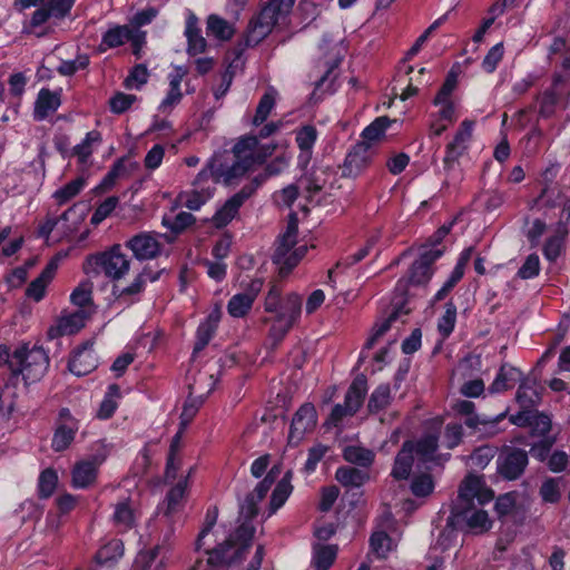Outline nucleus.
Masks as SVG:
<instances>
[{
	"label": "nucleus",
	"instance_id": "16",
	"mask_svg": "<svg viewBox=\"0 0 570 570\" xmlns=\"http://www.w3.org/2000/svg\"><path fill=\"white\" fill-rule=\"evenodd\" d=\"M569 234L567 222L560 219L557 223L554 234L549 236L542 247L544 258L551 263L556 262L564 250L566 238Z\"/></svg>",
	"mask_w": 570,
	"mask_h": 570
},
{
	"label": "nucleus",
	"instance_id": "8",
	"mask_svg": "<svg viewBox=\"0 0 570 570\" xmlns=\"http://www.w3.org/2000/svg\"><path fill=\"white\" fill-rule=\"evenodd\" d=\"M79 426V421L71 414L70 410L62 407L56 421V429L51 440L52 450L55 452L67 450L73 442Z\"/></svg>",
	"mask_w": 570,
	"mask_h": 570
},
{
	"label": "nucleus",
	"instance_id": "49",
	"mask_svg": "<svg viewBox=\"0 0 570 570\" xmlns=\"http://www.w3.org/2000/svg\"><path fill=\"white\" fill-rule=\"evenodd\" d=\"M254 302L247 295L237 293L227 303V312L232 317L243 318L252 309Z\"/></svg>",
	"mask_w": 570,
	"mask_h": 570
},
{
	"label": "nucleus",
	"instance_id": "11",
	"mask_svg": "<svg viewBox=\"0 0 570 570\" xmlns=\"http://www.w3.org/2000/svg\"><path fill=\"white\" fill-rule=\"evenodd\" d=\"M372 157V145L366 141L356 142L344 159L342 176L357 177L371 164Z\"/></svg>",
	"mask_w": 570,
	"mask_h": 570
},
{
	"label": "nucleus",
	"instance_id": "10",
	"mask_svg": "<svg viewBox=\"0 0 570 570\" xmlns=\"http://www.w3.org/2000/svg\"><path fill=\"white\" fill-rule=\"evenodd\" d=\"M317 423V412L314 404L306 402L302 404L294 413L288 439L289 442H301L306 433L312 432Z\"/></svg>",
	"mask_w": 570,
	"mask_h": 570
},
{
	"label": "nucleus",
	"instance_id": "14",
	"mask_svg": "<svg viewBox=\"0 0 570 570\" xmlns=\"http://www.w3.org/2000/svg\"><path fill=\"white\" fill-rule=\"evenodd\" d=\"M194 471V468L189 469V472L187 475L181 476L166 493V498L164 500V505L158 507L159 510H163V513L165 517L170 518L174 513H176L180 505L183 500L186 497L187 489L189 485V478Z\"/></svg>",
	"mask_w": 570,
	"mask_h": 570
},
{
	"label": "nucleus",
	"instance_id": "33",
	"mask_svg": "<svg viewBox=\"0 0 570 570\" xmlns=\"http://www.w3.org/2000/svg\"><path fill=\"white\" fill-rule=\"evenodd\" d=\"M240 206L229 197L213 215L210 223L217 229H223L238 215Z\"/></svg>",
	"mask_w": 570,
	"mask_h": 570
},
{
	"label": "nucleus",
	"instance_id": "2",
	"mask_svg": "<svg viewBox=\"0 0 570 570\" xmlns=\"http://www.w3.org/2000/svg\"><path fill=\"white\" fill-rule=\"evenodd\" d=\"M294 4L295 0H268L249 20L245 35L235 50L236 58H239L245 49L254 48L267 38L279 19L292 11Z\"/></svg>",
	"mask_w": 570,
	"mask_h": 570
},
{
	"label": "nucleus",
	"instance_id": "40",
	"mask_svg": "<svg viewBox=\"0 0 570 570\" xmlns=\"http://www.w3.org/2000/svg\"><path fill=\"white\" fill-rule=\"evenodd\" d=\"M302 312V297L297 293H289L283 298L282 309L277 320L297 322Z\"/></svg>",
	"mask_w": 570,
	"mask_h": 570
},
{
	"label": "nucleus",
	"instance_id": "31",
	"mask_svg": "<svg viewBox=\"0 0 570 570\" xmlns=\"http://www.w3.org/2000/svg\"><path fill=\"white\" fill-rule=\"evenodd\" d=\"M207 36H213L217 40H230L235 33L233 24L217 14H209L206 26Z\"/></svg>",
	"mask_w": 570,
	"mask_h": 570
},
{
	"label": "nucleus",
	"instance_id": "18",
	"mask_svg": "<svg viewBox=\"0 0 570 570\" xmlns=\"http://www.w3.org/2000/svg\"><path fill=\"white\" fill-rule=\"evenodd\" d=\"M410 445V442H403L401 449L395 455L391 476L396 481L407 480L411 475L414 464V453Z\"/></svg>",
	"mask_w": 570,
	"mask_h": 570
},
{
	"label": "nucleus",
	"instance_id": "17",
	"mask_svg": "<svg viewBox=\"0 0 570 570\" xmlns=\"http://www.w3.org/2000/svg\"><path fill=\"white\" fill-rule=\"evenodd\" d=\"M404 442L411 443V450L422 463L435 461V453L439 449V435L436 433H428L417 440H405Z\"/></svg>",
	"mask_w": 570,
	"mask_h": 570
},
{
	"label": "nucleus",
	"instance_id": "43",
	"mask_svg": "<svg viewBox=\"0 0 570 570\" xmlns=\"http://www.w3.org/2000/svg\"><path fill=\"white\" fill-rule=\"evenodd\" d=\"M196 223V217L188 212H180L174 218L164 217L163 226L169 229L170 234L178 236Z\"/></svg>",
	"mask_w": 570,
	"mask_h": 570
},
{
	"label": "nucleus",
	"instance_id": "55",
	"mask_svg": "<svg viewBox=\"0 0 570 570\" xmlns=\"http://www.w3.org/2000/svg\"><path fill=\"white\" fill-rule=\"evenodd\" d=\"M291 157L285 153L276 156L269 163H265L263 171L257 174L258 177L265 183L267 179L274 176H278L289 166Z\"/></svg>",
	"mask_w": 570,
	"mask_h": 570
},
{
	"label": "nucleus",
	"instance_id": "47",
	"mask_svg": "<svg viewBox=\"0 0 570 570\" xmlns=\"http://www.w3.org/2000/svg\"><path fill=\"white\" fill-rule=\"evenodd\" d=\"M435 483L431 473L423 472L412 478L410 490L416 498H426L433 493Z\"/></svg>",
	"mask_w": 570,
	"mask_h": 570
},
{
	"label": "nucleus",
	"instance_id": "6",
	"mask_svg": "<svg viewBox=\"0 0 570 570\" xmlns=\"http://www.w3.org/2000/svg\"><path fill=\"white\" fill-rule=\"evenodd\" d=\"M497 474L507 482L519 480L529 465V453L521 448L503 445L495 460Z\"/></svg>",
	"mask_w": 570,
	"mask_h": 570
},
{
	"label": "nucleus",
	"instance_id": "30",
	"mask_svg": "<svg viewBox=\"0 0 570 570\" xmlns=\"http://www.w3.org/2000/svg\"><path fill=\"white\" fill-rule=\"evenodd\" d=\"M343 459L354 465L368 469L375 459L372 450L360 445H347L343 450Z\"/></svg>",
	"mask_w": 570,
	"mask_h": 570
},
{
	"label": "nucleus",
	"instance_id": "60",
	"mask_svg": "<svg viewBox=\"0 0 570 570\" xmlns=\"http://www.w3.org/2000/svg\"><path fill=\"white\" fill-rule=\"evenodd\" d=\"M517 499L518 493L515 491H510L503 494H500L494 502V511L499 519H503L515 510L517 508Z\"/></svg>",
	"mask_w": 570,
	"mask_h": 570
},
{
	"label": "nucleus",
	"instance_id": "53",
	"mask_svg": "<svg viewBox=\"0 0 570 570\" xmlns=\"http://www.w3.org/2000/svg\"><path fill=\"white\" fill-rule=\"evenodd\" d=\"M551 417L548 414L539 411H533L531 424H529L530 436L538 439L551 436Z\"/></svg>",
	"mask_w": 570,
	"mask_h": 570
},
{
	"label": "nucleus",
	"instance_id": "39",
	"mask_svg": "<svg viewBox=\"0 0 570 570\" xmlns=\"http://www.w3.org/2000/svg\"><path fill=\"white\" fill-rule=\"evenodd\" d=\"M391 401L392 396L390 385L385 383L380 384L370 395L367 410L371 414H377L385 410L391 404Z\"/></svg>",
	"mask_w": 570,
	"mask_h": 570
},
{
	"label": "nucleus",
	"instance_id": "1",
	"mask_svg": "<svg viewBox=\"0 0 570 570\" xmlns=\"http://www.w3.org/2000/svg\"><path fill=\"white\" fill-rule=\"evenodd\" d=\"M257 145L254 136H242L232 148V158L215 156L210 159L212 179L215 184L236 185L242 177L254 169L247 151Z\"/></svg>",
	"mask_w": 570,
	"mask_h": 570
},
{
	"label": "nucleus",
	"instance_id": "9",
	"mask_svg": "<svg viewBox=\"0 0 570 570\" xmlns=\"http://www.w3.org/2000/svg\"><path fill=\"white\" fill-rule=\"evenodd\" d=\"M125 246L131 250L137 261H151L161 255L163 244L155 232H139L126 240Z\"/></svg>",
	"mask_w": 570,
	"mask_h": 570
},
{
	"label": "nucleus",
	"instance_id": "34",
	"mask_svg": "<svg viewBox=\"0 0 570 570\" xmlns=\"http://www.w3.org/2000/svg\"><path fill=\"white\" fill-rule=\"evenodd\" d=\"M129 266L130 259L121 253L120 245L109 246V277H122L129 271Z\"/></svg>",
	"mask_w": 570,
	"mask_h": 570
},
{
	"label": "nucleus",
	"instance_id": "37",
	"mask_svg": "<svg viewBox=\"0 0 570 570\" xmlns=\"http://www.w3.org/2000/svg\"><path fill=\"white\" fill-rule=\"evenodd\" d=\"M102 144V135L99 131H89L85 139L76 145L72 149V154L78 158L80 163H86L90 155Z\"/></svg>",
	"mask_w": 570,
	"mask_h": 570
},
{
	"label": "nucleus",
	"instance_id": "48",
	"mask_svg": "<svg viewBox=\"0 0 570 570\" xmlns=\"http://www.w3.org/2000/svg\"><path fill=\"white\" fill-rule=\"evenodd\" d=\"M445 311L438 321V331L443 338H448L454 331L456 323V306L452 299L445 303Z\"/></svg>",
	"mask_w": 570,
	"mask_h": 570
},
{
	"label": "nucleus",
	"instance_id": "7",
	"mask_svg": "<svg viewBox=\"0 0 570 570\" xmlns=\"http://www.w3.org/2000/svg\"><path fill=\"white\" fill-rule=\"evenodd\" d=\"M91 316L88 309L62 311L55 323L48 328L47 335L55 340L78 333Z\"/></svg>",
	"mask_w": 570,
	"mask_h": 570
},
{
	"label": "nucleus",
	"instance_id": "62",
	"mask_svg": "<svg viewBox=\"0 0 570 570\" xmlns=\"http://www.w3.org/2000/svg\"><path fill=\"white\" fill-rule=\"evenodd\" d=\"M138 100L136 95L117 91L109 98V111L121 115Z\"/></svg>",
	"mask_w": 570,
	"mask_h": 570
},
{
	"label": "nucleus",
	"instance_id": "19",
	"mask_svg": "<svg viewBox=\"0 0 570 570\" xmlns=\"http://www.w3.org/2000/svg\"><path fill=\"white\" fill-rule=\"evenodd\" d=\"M185 36L187 38V53L189 56L194 57L206 51V39L202 36L198 19L193 12H189L186 19Z\"/></svg>",
	"mask_w": 570,
	"mask_h": 570
},
{
	"label": "nucleus",
	"instance_id": "63",
	"mask_svg": "<svg viewBox=\"0 0 570 570\" xmlns=\"http://www.w3.org/2000/svg\"><path fill=\"white\" fill-rule=\"evenodd\" d=\"M283 289L277 283H273L269 286V289L265 296L264 301V309L266 313H273L278 315L279 309H282L283 304Z\"/></svg>",
	"mask_w": 570,
	"mask_h": 570
},
{
	"label": "nucleus",
	"instance_id": "59",
	"mask_svg": "<svg viewBox=\"0 0 570 570\" xmlns=\"http://www.w3.org/2000/svg\"><path fill=\"white\" fill-rule=\"evenodd\" d=\"M275 107V97L271 92H265L256 107L255 115L252 119V124L256 127L261 126L266 121Z\"/></svg>",
	"mask_w": 570,
	"mask_h": 570
},
{
	"label": "nucleus",
	"instance_id": "64",
	"mask_svg": "<svg viewBox=\"0 0 570 570\" xmlns=\"http://www.w3.org/2000/svg\"><path fill=\"white\" fill-rule=\"evenodd\" d=\"M540 258L538 254L532 253L527 256L517 275L521 279H532L540 274Z\"/></svg>",
	"mask_w": 570,
	"mask_h": 570
},
{
	"label": "nucleus",
	"instance_id": "42",
	"mask_svg": "<svg viewBox=\"0 0 570 570\" xmlns=\"http://www.w3.org/2000/svg\"><path fill=\"white\" fill-rule=\"evenodd\" d=\"M148 272L149 266H145L142 271L135 277L132 283L128 286L120 287L119 285L114 284L112 295L116 298H126L141 293L146 286V275L148 274Z\"/></svg>",
	"mask_w": 570,
	"mask_h": 570
},
{
	"label": "nucleus",
	"instance_id": "56",
	"mask_svg": "<svg viewBox=\"0 0 570 570\" xmlns=\"http://www.w3.org/2000/svg\"><path fill=\"white\" fill-rule=\"evenodd\" d=\"M179 441V434H176L170 443L169 452L167 454L166 468L164 480L165 483H173L178 475L179 460L176 458L177 444Z\"/></svg>",
	"mask_w": 570,
	"mask_h": 570
},
{
	"label": "nucleus",
	"instance_id": "26",
	"mask_svg": "<svg viewBox=\"0 0 570 570\" xmlns=\"http://www.w3.org/2000/svg\"><path fill=\"white\" fill-rule=\"evenodd\" d=\"M96 367V357L89 347L77 351L69 361V370L77 376L90 373Z\"/></svg>",
	"mask_w": 570,
	"mask_h": 570
},
{
	"label": "nucleus",
	"instance_id": "35",
	"mask_svg": "<svg viewBox=\"0 0 570 570\" xmlns=\"http://www.w3.org/2000/svg\"><path fill=\"white\" fill-rule=\"evenodd\" d=\"M51 17H53V13L45 2L32 13L29 23L24 26V31L37 37L47 35L48 30L43 26Z\"/></svg>",
	"mask_w": 570,
	"mask_h": 570
},
{
	"label": "nucleus",
	"instance_id": "28",
	"mask_svg": "<svg viewBox=\"0 0 570 570\" xmlns=\"http://www.w3.org/2000/svg\"><path fill=\"white\" fill-rule=\"evenodd\" d=\"M335 479L343 487L361 488L368 481L370 474L354 466H340L335 472Z\"/></svg>",
	"mask_w": 570,
	"mask_h": 570
},
{
	"label": "nucleus",
	"instance_id": "50",
	"mask_svg": "<svg viewBox=\"0 0 570 570\" xmlns=\"http://www.w3.org/2000/svg\"><path fill=\"white\" fill-rule=\"evenodd\" d=\"M149 71L146 63H137L130 70L124 80V87L128 90L140 89L148 82Z\"/></svg>",
	"mask_w": 570,
	"mask_h": 570
},
{
	"label": "nucleus",
	"instance_id": "27",
	"mask_svg": "<svg viewBox=\"0 0 570 570\" xmlns=\"http://www.w3.org/2000/svg\"><path fill=\"white\" fill-rule=\"evenodd\" d=\"M92 282L90 279H86L81 282L70 294V302L78 309H88L89 315L91 316L95 313V304L92 301Z\"/></svg>",
	"mask_w": 570,
	"mask_h": 570
},
{
	"label": "nucleus",
	"instance_id": "4",
	"mask_svg": "<svg viewBox=\"0 0 570 570\" xmlns=\"http://www.w3.org/2000/svg\"><path fill=\"white\" fill-rule=\"evenodd\" d=\"M445 248H430L421 250L419 257L411 264L406 276L401 277L395 285L396 291L404 294L409 292V286H425L434 275V264L444 255Z\"/></svg>",
	"mask_w": 570,
	"mask_h": 570
},
{
	"label": "nucleus",
	"instance_id": "51",
	"mask_svg": "<svg viewBox=\"0 0 570 570\" xmlns=\"http://www.w3.org/2000/svg\"><path fill=\"white\" fill-rule=\"evenodd\" d=\"M82 271L90 281L101 273L107 274V253L102 252L88 256L82 265Z\"/></svg>",
	"mask_w": 570,
	"mask_h": 570
},
{
	"label": "nucleus",
	"instance_id": "12",
	"mask_svg": "<svg viewBox=\"0 0 570 570\" xmlns=\"http://www.w3.org/2000/svg\"><path fill=\"white\" fill-rule=\"evenodd\" d=\"M222 312L218 307L210 311V313L202 321L196 330L195 342L193 346V356H196L209 344L212 338L215 336Z\"/></svg>",
	"mask_w": 570,
	"mask_h": 570
},
{
	"label": "nucleus",
	"instance_id": "5",
	"mask_svg": "<svg viewBox=\"0 0 570 570\" xmlns=\"http://www.w3.org/2000/svg\"><path fill=\"white\" fill-rule=\"evenodd\" d=\"M491 527L492 522L489 519L488 512L482 509H476L474 504H469L466 507H451L445 530L484 533L489 531Z\"/></svg>",
	"mask_w": 570,
	"mask_h": 570
},
{
	"label": "nucleus",
	"instance_id": "24",
	"mask_svg": "<svg viewBox=\"0 0 570 570\" xmlns=\"http://www.w3.org/2000/svg\"><path fill=\"white\" fill-rule=\"evenodd\" d=\"M367 394V377L364 374H358L352 381L344 397V402L348 405L352 412L357 413L364 403Z\"/></svg>",
	"mask_w": 570,
	"mask_h": 570
},
{
	"label": "nucleus",
	"instance_id": "41",
	"mask_svg": "<svg viewBox=\"0 0 570 570\" xmlns=\"http://www.w3.org/2000/svg\"><path fill=\"white\" fill-rule=\"evenodd\" d=\"M308 248L306 245H301L296 247L294 250H289L286 255L281 257H275L273 262L279 266V273L282 275H288L298 263L305 257Z\"/></svg>",
	"mask_w": 570,
	"mask_h": 570
},
{
	"label": "nucleus",
	"instance_id": "13",
	"mask_svg": "<svg viewBox=\"0 0 570 570\" xmlns=\"http://www.w3.org/2000/svg\"><path fill=\"white\" fill-rule=\"evenodd\" d=\"M256 529L249 521L242 522L227 538L234 549V560H243L252 547Z\"/></svg>",
	"mask_w": 570,
	"mask_h": 570
},
{
	"label": "nucleus",
	"instance_id": "22",
	"mask_svg": "<svg viewBox=\"0 0 570 570\" xmlns=\"http://www.w3.org/2000/svg\"><path fill=\"white\" fill-rule=\"evenodd\" d=\"M227 542L226 539L218 543L213 549H206L205 553L208 556L207 558V567L210 569H219L222 567L232 566L234 563L240 562L242 560H234V549Z\"/></svg>",
	"mask_w": 570,
	"mask_h": 570
},
{
	"label": "nucleus",
	"instance_id": "32",
	"mask_svg": "<svg viewBox=\"0 0 570 570\" xmlns=\"http://www.w3.org/2000/svg\"><path fill=\"white\" fill-rule=\"evenodd\" d=\"M337 557V546L315 544L312 563L316 570H330Z\"/></svg>",
	"mask_w": 570,
	"mask_h": 570
},
{
	"label": "nucleus",
	"instance_id": "58",
	"mask_svg": "<svg viewBox=\"0 0 570 570\" xmlns=\"http://www.w3.org/2000/svg\"><path fill=\"white\" fill-rule=\"evenodd\" d=\"M218 518V508L216 505L209 507L205 514L203 527L195 541V550L200 551L205 546V538L212 532Z\"/></svg>",
	"mask_w": 570,
	"mask_h": 570
},
{
	"label": "nucleus",
	"instance_id": "46",
	"mask_svg": "<svg viewBox=\"0 0 570 570\" xmlns=\"http://www.w3.org/2000/svg\"><path fill=\"white\" fill-rule=\"evenodd\" d=\"M112 522L119 531H128L135 527V514L128 502L116 505Z\"/></svg>",
	"mask_w": 570,
	"mask_h": 570
},
{
	"label": "nucleus",
	"instance_id": "44",
	"mask_svg": "<svg viewBox=\"0 0 570 570\" xmlns=\"http://www.w3.org/2000/svg\"><path fill=\"white\" fill-rule=\"evenodd\" d=\"M181 80L183 75L179 73L170 77L169 89L166 94V97L161 100L158 107L159 111L166 112L168 109H171L180 102V100L183 99V94L180 90Z\"/></svg>",
	"mask_w": 570,
	"mask_h": 570
},
{
	"label": "nucleus",
	"instance_id": "23",
	"mask_svg": "<svg viewBox=\"0 0 570 570\" xmlns=\"http://www.w3.org/2000/svg\"><path fill=\"white\" fill-rule=\"evenodd\" d=\"M293 476V471L287 470L282 479L276 483L269 499V515L281 509L292 494L294 489L292 485Z\"/></svg>",
	"mask_w": 570,
	"mask_h": 570
},
{
	"label": "nucleus",
	"instance_id": "21",
	"mask_svg": "<svg viewBox=\"0 0 570 570\" xmlns=\"http://www.w3.org/2000/svg\"><path fill=\"white\" fill-rule=\"evenodd\" d=\"M483 483L482 476L474 474L466 475L460 485L456 500L453 502L452 507L474 504L475 497H478Z\"/></svg>",
	"mask_w": 570,
	"mask_h": 570
},
{
	"label": "nucleus",
	"instance_id": "57",
	"mask_svg": "<svg viewBox=\"0 0 570 570\" xmlns=\"http://www.w3.org/2000/svg\"><path fill=\"white\" fill-rule=\"evenodd\" d=\"M318 138L315 126L304 125L296 130L295 141L299 150L313 149Z\"/></svg>",
	"mask_w": 570,
	"mask_h": 570
},
{
	"label": "nucleus",
	"instance_id": "3",
	"mask_svg": "<svg viewBox=\"0 0 570 570\" xmlns=\"http://www.w3.org/2000/svg\"><path fill=\"white\" fill-rule=\"evenodd\" d=\"M13 375H21L26 384L40 381L49 366V357L42 347L21 346L8 356Z\"/></svg>",
	"mask_w": 570,
	"mask_h": 570
},
{
	"label": "nucleus",
	"instance_id": "15",
	"mask_svg": "<svg viewBox=\"0 0 570 570\" xmlns=\"http://www.w3.org/2000/svg\"><path fill=\"white\" fill-rule=\"evenodd\" d=\"M61 105L59 91H52L47 88L40 89L33 107V118L42 121L55 114Z\"/></svg>",
	"mask_w": 570,
	"mask_h": 570
},
{
	"label": "nucleus",
	"instance_id": "38",
	"mask_svg": "<svg viewBox=\"0 0 570 570\" xmlns=\"http://www.w3.org/2000/svg\"><path fill=\"white\" fill-rule=\"evenodd\" d=\"M395 120H392L387 116H380L375 118L370 125H367L361 132L362 141H366L371 145L373 141L381 140L387 128L391 126L392 122Z\"/></svg>",
	"mask_w": 570,
	"mask_h": 570
},
{
	"label": "nucleus",
	"instance_id": "36",
	"mask_svg": "<svg viewBox=\"0 0 570 570\" xmlns=\"http://www.w3.org/2000/svg\"><path fill=\"white\" fill-rule=\"evenodd\" d=\"M535 99L539 101V117L549 119L556 114L561 94L554 88H547L542 94L537 95Z\"/></svg>",
	"mask_w": 570,
	"mask_h": 570
},
{
	"label": "nucleus",
	"instance_id": "20",
	"mask_svg": "<svg viewBox=\"0 0 570 570\" xmlns=\"http://www.w3.org/2000/svg\"><path fill=\"white\" fill-rule=\"evenodd\" d=\"M98 464L94 460H83L75 464L71 471V484L76 489L91 485L97 478Z\"/></svg>",
	"mask_w": 570,
	"mask_h": 570
},
{
	"label": "nucleus",
	"instance_id": "45",
	"mask_svg": "<svg viewBox=\"0 0 570 570\" xmlns=\"http://www.w3.org/2000/svg\"><path fill=\"white\" fill-rule=\"evenodd\" d=\"M562 478H547L539 488V495L543 503L557 504L561 500L560 482Z\"/></svg>",
	"mask_w": 570,
	"mask_h": 570
},
{
	"label": "nucleus",
	"instance_id": "61",
	"mask_svg": "<svg viewBox=\"0 0 570 570\" xmlns=\"http://www.w3.org/2000/svg\"><path fill=\"white\" fill-rule=\"evenodd\" d=\"M294 324L295 322L287 320L281 321L277 320V316L274 317V323L268 331V340L272 342L273 348H276L283 342Z\"/></svg>",
	"mask_w": 570,
	"mask_h": 570
},
{
	"label": "nucleus",
	"instance_id": "29",
	"mask_svg": "<svg viewBox=\"0 0 570 570\" xmlns=\"http://www.w3.org/2000/svg\"><path fill=\"white\" fill-rule=\"evenodd\" d=\"M556 441H557L556 436H546V438H540L538 441H535L533 443H528L525 441L524 436L515 438V442L525 444V445H530V449L527 452L534 460H537L538 462H541V463L546 462L549 459V456L551 454V450H552Z\"/></svg>",
	"mask_w": 570,
	"mask_h": 570
},
{
	"label": "nucleus",
	"instance_id": "52",
	"mask_svg": "<svg viewBox=\"0 0 570 570\" xmlns=\"http://www.w3.org/2000/svg\"><path fill=\"white\" fill-rule=\"evenodd\" d=\"M466 142L468 140H463L462 138H459V136L454 135L453 139L445 146V155L443 158L445 169L452 168L454 163H456L464 154L468 149Z\"/></svg>",
	"mask_w": 570,
	"mask_h": 570
},
{
	"label": "nucleus",
	"instance_id": "54",
	"mask_svg": "<svg viewBox=\"0 0 570 570\" xmlns=\"http://www.w3.org/2000/svg\"><path fill=\"white\" fill-rule=\"evenodd\" d=\"M255 137L257 138V145L246 153L254 167L264 165L278 146L274 141L259 144L258 137Z\"/></svg>",
	"mask_w": 570,
	"mask_h": 570
},
{
	"label": "nucleus",
	"instance_id": "25",
	"mask_svg": "<svg viewBox=\"0 0 570 570\" xmlns=\"http://www.w3.org/2000/svg\"><path fill=\"white\" fill-rule=\"evenodd\" d=\"M520 374L521 373L518 371V368L503 364L499 368L495 379L490 384L488 389L489 392L491 394H498L512 389L519 380Z\"/></svg>",
	"mask_w": 570,
	"mask_h": 570
}]
</instances>
